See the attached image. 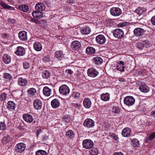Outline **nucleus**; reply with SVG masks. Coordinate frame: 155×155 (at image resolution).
Returning a JSON list of instances; mask_svg holds the SVG:
<instances>
[{
	"instance_id": "nucleus-7",
	"label": "nucleus",
	"mask_w": 155,
	"mask_h": 155,
	"mask_svg": "<svg viewBox=\"0 0 155 155\" xmlns=\"http://www.w3.org/2000/svg\"><path fill=\"white\" fill-rule=\"evenodd\" d=\"M87 72L88 75L91 77H95L99 74L98 71L95 69L93 68L89 69Z\"/></svg>"
},
{
	"instance_id": "nucleus-51",
	"label": "nucleus",
	"mask_w": 155,
	"mask_h": 155,
	"mask_svg": "<svg viewBox=\"0 0 155 155\" xmlns=\"http://www.w3.org/2000/svg\"><path fill=\"white\" fill-rule=\"evenodd\" d=\"M43 61L45 62H48L50 61V59L48 57H44L43 58Z\"/></svg>"
},
{
	"instance_id": "nucleus-12",
	"label": "nucleus",
	"mask_w": 155,
	"mask_h": 155,
	"mask_svg": "<svg viewBox=\"0 0 155 155\" xmlns=\"http://www.w3.org/2000/svg\"><path fill=\"white\" fill-rule=\"evenodd\" d=\"M134 32L135 36H140L143 35L144 31L143 29L141 28H137L135 29Z\"/></svg>"
},
{
	"instance_id": "nucleus-30",
	"label": "nucleus",
	"mask_w": 155,
	"mask_h": 155,
	"mask_svg": "<svg viewBox=\"0 0 155 155\" xmlns=\"http://www.w3.org/2000/svg\"><path fill=\"white\" fill-rule=\"evenodd\" d=\"M146 10L144 8L139 7L135 11V12L137 15H143L145 13Z\"/></svg>"
},
{
	"instance_id": "nucleus-54",
	"label": "nucleus",
	"mask_w": 155,
	"mask_h": 155,
	"mask_svg": "<svg viewBox=\"0 0 155 155\" xmlns=\"http://www.w3.org/2000/svg\"><path fill=\"white\" fill-rule=\"evenodd\" d=\"M65 72L69 75H71L73 73V71L70 69H67L65 71Z\"/></svg>"
},
{
	"instance_id": "nucleus-48",
	"label": "nucleus",
	"mask_w": 155,
	"mask_h": 155,
	"mask_svg": "<svg viewBox=\"0 0 155 155\" xmlns=\"http://www.w3.org/2000/svg\"><path fill=\"white\" fill-rule=\"evenodd\" d=\"M117 69L120 71L124 72V67L122 66L121 65H118L117 66Z\"/></svg>"
},
{
	"instance_id": "nucleus-5",
	"label": "nucleus",
	"mask_w": 155,
	"mask_h": 155,
	"mask_svg": "<svg viewBox=\"0 0 155 155\" xmlns=\"http://www.w3.org/2000/svg\"><path fill=\"white\" fill-rule=\"evenodd\" d=\"M111 15L114 16H117L120 15L122 13L121 10L119 8L113 7L110 9Z\"/></svg>"
},
{
	"instance_id": "nucleus-8",
	"label": "nucleus",
	"mask_w": 155,
	"mask_h": 155,
	"mask_svg": "<svg viewBox=\"0 0 155 155\" xmlns=\"http://www.w3.org/2000/svg\"><path fill=\"white\" fill-rule=\"evenodd\" d=\"M26 147L25 145L23 143L18 144L15 147V150L16 151L21 152L24 150Z\"/></svg>"
},
{
	"instance_id": "nucleus-41",
	"label": "nucleus",
	"mask_w": 155,
	"mask_h": 155,
	"mask_svg": "<svg viewBox=\"0 0 155 155\" xmlns=\"http://www.w3.org/2000/svg\"><path fill=\"white\" fill-rule=\"evenodd\" d=\"M80 96V94L77 92H74L72 95V97L75 99L78 98Z\"/></svg>"
},
{
	"instance_id": "nucleus-38",
	"label": "nucleus",
	"mask_w": 155,
	"mask_h": 155,
	"mask_svg": "<svg viewBox=\"0 0 155 155\" xmlns=\"http://www.w3.org/2000/svg\"><path fill=\"white\" fill-rule=\"evenodd\" d=\"M0 5L5 9H9L11 8V6L4 3L2 1H0Z\"/></svg>"
},
{
	"instance_id": "nucleus-58",
	"label": "nucleus",
	"mask_w": 155,
	"mask_h": 155,
	"mask_svg": "<svg viewBox=\"0 0 155 155\" xmlns=\"http://www.w3.org/2000/svg\"><path fill=\"white\" fill-rule=\"evenodd\" d=\"M32 21L35 23L36 24H40L41 23V22L40 21L35 20L34 19H32L31 20Z\"/></svg>"
},
{
	"instance_id": "nucleus-35",
	"label": "nucleus",
	"mask_w": 155,
	"mask_h": 155,
	"mask_svg": "<svg viewBox=\"0 0 155 155\" xmlns=\"http://www.w3.org/2000/svg\"><path fill=\"white\" fill-rule=\"evenodd\" d=\"M66 135L68 137L72 138L74 137V134L73 131L69 130L66 132Z\"/></svg>"
},
{
	"instance_id": "nucleus-1",
	"label": "nucleus",
	"mask_w": 155,
	"mask_h": 155,
	"mask_svg": "<svg viewBox=\"0 0 155 155\" xmlns=\"http://www.w3.org/2000/svg\"><path fill=\"white\" fill-rule=\"evenodd\" d=\"M135 102V100L134 97L131 96H127L124 97V104L128 106L133 105Z\"/></svg>"
},
{
	"instance_id": "nucleus-16",
	"label": "nucleus",
	"mask_w": 155,
	"mask_h": 155,
	"mask_svg": "<svg viewBox=\"0 0 155 155\" xmlns=\"http://www.w3.org/2000/svg\"><path fill=\"white\" fill-rule=\"evenodd\" d=\"M18 38L22 41H26L27 39V32L25 31H21L18 33Z\"/></svg>"
},
{
	"instance_id": "nucleus-24",
	"label": "nucleus",
	"mask_w": 155,
	"mask_h": 155,
	"mask_svg": "<svg viewBox=\"0 0 155 155\" xmlns=\"http://www.w3.org/2000/svg\"><path fill=\"white\" fill-rule=\"evenodd\" d=\"M92 61L95 64H100L103 62V60L100 57H95L92 59Z\"/></svg>"
},
{
	"instance_id": "nucleus-43",
	"label": "nucleus",
	"mask_w": 155,
	"mask_h": 155,
	"mask_svg": "<svg viewBox=\"0 0 155 155\" xmlns=\"http://www.w3.org/2000/svg\"><path fill=\"white\" fill-rule=\"evenodd\" d=\"M120 111L119 108L118 107L113 106L112 107V112L115 113H118Z\"/></svg>"
},
{
	"instance_id": "nucleus-17",
	"label": "nucleus",
	"mask_w": 155,
	"mask_h": 155,
	"mask_svg": "<svg viewBox=\"0 0 155 155\" xmlns=\"http://www.w3.org/2000/svg\"><path fill=\"white\" fill-rule=\"evenodd\" d=\"M35 8L37 10L42 11L45 10L46 7L43 3L39 2L36 5Z\"/></svg>"
},
{
	"instance_id": "nucleus-20",
	"label": "nucleus",
	"mask_w": 155,
	"mask_h": 155,
	"mask_svg": "<svg viewBox=\"0 0 155 155\" xmlns=\"http://www.w3.org/2000/svg\"><path fill=\"white\" fill-rule=\"evenodd\" d=\"M32 15L34 18L38 19L40 18L43 17L42 12L38 10L33 11L32 13Z\"/></svg>"
},
{
	"instance_id": "nucleus-15",
	"label": "nucleus",
	"mask_w": 155,
	"mask_h": 155,
	"mask_svg": "<svg viewBox=\"0 0 155 155\" xmlns=\"http://www.w3.org/2000/svg\"><path fill=\"white\" fill-rule=\"evenodd\" d=\"M15 53L18 55L22 56L25 54V51L23 47L18 46L17 47V50L15 52Z\"/></svg>"
},
{
	"instance_id": "nucleus-47",
	"label": "nucleus",
	"mask_w": 155,
	"mask_h": 155,
	"mask_svg": "<svg viewBox=\"0 0 155 155\" xmlns=\"http://www.w3.org/2000/svg\"><path fill=\"white\" fill-rule=\"evenodd\" d=\"M7 94L5 93L2 94L0 97V99L2 101L5 100Z\"/></svg>"
},
{
	"instance_id": "nucleus-33",
	"label": "nucleus",
	"mask_w": 155,
	"mask_h": 155,
	"mask_svg": "<svg viewBox=\"0 0 155 155\" xmlns=\"http://www.w3.org/2000/svg\"><path fill=\"white\" fill-rule=\"evenodd\" d=\"M89 152L91 155H97L99 153L98 149L95 147L91 149Z\"/></svg>"
},
{
	"instance_id": "nucleus-40",
	"label": "nucleus",
	"mask_w": 155,
	"mask_h": 155,
	"mask_svg": "<svg viewBox=\"0 0 155 155\" xmlns=\"http://www.w3.org/2000/svg\"><path fill=\"white\" fill-rule=\"evenodd\" d=\"M28 93L29 94L34 95L35 93L36 92V90L33 88H31L29 89L28 90Z\"/></svg>"
},
{
	"instance_id": "nucleus-11",
	"label": "nucleus",
	"mask_w": 155,
	"mask_h": 155,
	"mask_svg": "<svg viewBox=\"0 0 155 155\" xmlns=\"http://www.w3.org/2000/svg\"><path fill=\"white\" fill-rule=\"evenodd\" d=\"M33 105L34 108L36 110H40L41 108L42 103L39 100L36 99L33 102Z\"/></svg>"
},
{
	"instance_id": "nucleus-31",
	"label": "nucleus",
	"mask_w": 155,
	"mask_h": 155,
	"mask_svg": "<svg viewBox=\"0 0 155 155\" xmlns=\"http://www.w3.org/2000/svg\"><path fill=\"white\" fill-rule=\"evenodd\" d=\"M101 100L103 101H107L110 99V94L107 93L102 94L101 95Z\"/></svg>"
},
{
	"instance_id": "nucleus-44",
	"label": "nucleus",
	"mask_w": 155,
	"mask_h": 155,
	"mask_svg": "<svg viewBox=\"0 0 155 155\" xmlns=\"http://www.w3.org/2000/svg\"><path fill=\"white\" fill-rule=\"evenodd\" d=\"M6 127L4 122H0V130H4L6 129Z\"/></svg>"
},
{
	"instance_id": "nucleus-63",
	"label": "nucleus",
	"mask_w": 155,
	"mask_h": 155,
	"mask_svg": "<svg viewBox=\"0 0 155 155\" xmlns=\"http://www.w3.org/2000/svg\"><path fill=\"white\" fill-rule=\"evenodd\" d=\"M67 2L68 3L70 4H73L74 3V1L73 0H68Z\"/></svg>"
},
{
	"instance_id": "nucleus-29",
	"label": "nucleus",
	"mask_w": 155,
	"mask_h": 155,
	"mask_svg": "<svg viewBox=\"0 0 155 155\" xmlns=\"http://www.w3.org/2000/svg\"><path fill=\"white\" fill-rule=\"evenodd\" d=\"M2 58L5 64H8L11 62L10 57L6 54H5L3 55Z\"/></svg>"
},
{
	"instance_id": "nucleus-36",
	"label": "nucleus",
	"mask_w": 155,
	"mask_h": 155,
	"mask_svg": "<svg viewBox=\"0 0 155 155\" xmlns=\"http://www.w3.org/2000/svg\"><path fill=\"white\" fill-rule=\"evenodd\" d=\"M18 8L24 12H26L28 10V6L25 5H19Z\"/></svg>"
},
{
	"instance_id": "nucleus-2",
	"label": "nucleus",
	"mask_w": 155,
	"mask_h": 155,
	"mask_svg": "<svg viewBox=\"0 0 155 155\" xmlns=\"http://www.w3.org/2000/svg\"><path fill=\"white\" fill-rule=\"evenodd\" d=\"M59 93L63 95H67L70 93V89L66 85H63L59 88Z\"/></svg>"
},
{
	"instance_id": "nucleus-61",
	"label": "nucleus",
	"mask_w": 155,
	"mask_h": 155,
	"mask_svg": "<svg viewBox=\"0 0 155 155\" xmlns=\"http://www.w3.org/2000/svg\"><path fill=\"white\" fill-rule=\"evenodd\" d=\"M72 106L73 107H78L79 106V105L77 104L73 103L72 104Z\"/></svg>"
},
{
	"instance_id": "nucleus-57",
	"label": "nucleus",
	"mask_w": 155,
	"mask_h": 155,
	"mask_svg": "<svg viewBox=\"0 0 155 155\" xmlns=\"http://www.w3.org/2000/svg\"><path fill=\"white\" fill-rule=\"evenodd\" d=\"M137 20H140L143 17V15H136Z\"/></svg>"
},
{
	"instance_id": "nucleus-13",
	"label": "nucleus",
	"mask_w": 155,
	"mask_h": 155,
	"mask_svg": "<svg viewBox=\"0 0 155 155\" xmlns=\"http://www.w3.org/2000/svg\"><path fill=\"white\" fill-rule=\"evenodd\" d=\"M81 46V42L77 41H73L71 44V47L74 50L79 49Z\"/></svg>"
},
{
	"instance_id": "nucleus-60",
	"label": "nucleus",
	"mask_w": 155,
	"mask_h": 155,
	"mask_svg": "<svg viewBox=\"0 0 155 155\" xmlns=\"http://www.w3.org/2000/svg\"><path fill=\"white\" fill-rule=\"evenodd\" d=\"M113 155H124L123 154L120 152L114 153Z\"/></svg>"
},
{
	"instance_id": "nucleus-42",
	"label": "nucleus",
	"mask_w": 155,
	"mask_h": 155,
	"mask_svg": "<svg viewBox=\"0 0 155 155\" xmlns=\"http://www.w3.org/2000/svg\"><path fill=\"white\" fill-rule=\"evenodd\" d=\"M136 46L137 48L140 50H142L144 47V45L143 44L142 41L141 42L137 43Z\"/></svg>"
},
{
	"instance_id": "nucleus-26",
	"label": "nucleus",
	"mask_w": 155,
	"mask_h": 155,
	"mask_svg": "<svg viewBox=\"0 0 155 155\" xmlns=\"http://www.w3.org/2000/svg\"><path fill=\"white\" fill-rule=\"evenodd\" d=\"M34 49L37 51H40L42 49V46L41 44L38 42H36L33 45Z\"/></svg>"
},
{
	"instance_id": "nucleus-62",
	"label": "nucleus",
	"mask_w": 155,
	"mask_h": 155,
	"mask_svg": "<svg viewBox=\"0 0 155 155\" xmlns=\"http://www.w3.org/2000/svg\"><path fill=\"white\" fill-rule=\"evenodd\" d=\"M113 139H114L115 140H117L118 138L117 136L115 134H114L113 135Z\"/></svg>"
},
{
	"instance_id": "nucleus-18",
	"label": "nucleus",
	"mask_w": 155,
	"mask_h": 155,
	"mask_svg": "<svg viewBox=\"0 0 155 155\" xmlns=\"http://www.w3.org/2000/svg\"><path fill=\"white\" fill-rule=\"evenodd\" d=\"M122 134L123 136L124 137H129L131 134V130L130 128H126L122 130Z\"/></svg>"
},
{
	"instance_id": "nucleus-6",
	"label": "nucleus",
	"mask_w": 155,
	"mask_h": 155,
	"mask_svg": "<svg viewBox=\"0 0 155 155\" xmlns=\"http://www.w3.org/2000/svg\"><path fill=\"white\" fill-rule=\"evenodd\" d=\"M96 42L98 44L103 45L105 42L106 39L104 35H100L96 36Z\"/></svg>"
},
{
	"instance_id": "nucleus-45",
	"label": "nucleus",
	"mask_w": 155,
	"mask_h": 155,
	"mask_svg": "<svg viewBox=\"0 0 155 155\" xmlns=\"http://www.w3.org/2000/svg\"><path fill=\"white\" fill-rule=\"evenodd\" d=\"M24 68L25 69H28L30 67V63L28 62L25 61L23 63Z\"/></svg>"
},
{
	"instance_id": "nucleus-23",
	"label": "nucleus",
	"mask_w": 155,
	"mask_h": 155,
	"mask_svg": "<svg viewBox=\"0 0 155 155\" xmlns=\"http://www.w3.org/2000/svg\"><path fill=\"white\" fill-rule=\"evenodd\" d=\"M83 104L84 107L86 108H89L91 107V103L90 99L85 98L83 101Z\"/></svg>"
},
{
	"instance_id": "nucleus-9",
	"label": "nucleus",
	"mask_w": 155,
	"mask_h": 155,
	"mask_svg": "<svg viewBox=\"0 0 155 155\" xmlns=\"http://www.w3.org/2000/svg\"><path fill=\"white\" fill-rule=\"evenodd\" d=\"M94 124V121L92 119L89 118L85 120L84 123V125L85 127L89 128L93 127Z\"/></svg>"
},
{
	"instance_id": "nucleus-55",
	"label": "nucleus",
	"mask_w": 155,
	"mask_h": 155,
	"mask_svg": "<svg viewBox=\"0 0 155 155\" xmlns=\"http://www.w3.org/2000/svg\"><path fill=\"white\" fill-rule=\"evenodd\" d=\"M8 142L7 138L6 137H4L2 140V143H3L6 144Z\"/></svg>"
},
{
	"instance_id": "nucleus-64",
	"label": "nucleus",
	"mask_w": 155,
	"mask_h": 155,
	"mask_svg": "<svg viewBox=\"0 0 155 155\" xmlns=\"http://www.w3.org/2000/svg\"><path fill=\"white\" fill-rule=\"evenodd\" d=\"M151 115H152L153 117H155V111H153L151 112Z\"/></svg>"
},
{
	"instance_id": "nucleus-37",
	"label": "nucleus",
	"mask_w": 155,
	"mask_h": 155,
	"mask_svg": "<svg viewBox=\"0 0 155 155\" xmlns=\"http://www.w3.org/2000/svg\"><path fill=\"white\" fill-rule=\"evenodd\" d=\"M131 142L134 147H137L140 145L139 141L137 139H133L131 141Z\"/></svg>"
},
{
	"instance_id": "nucleus-21",
	"label": "nucleus",
	"mask_w": 155,
	"mask_h": 155,
	"mask_svg": "<svg viewBox=\"0 0 155 155\" xmlns=\"http://www.w3.org/2000/svg\"><path fill=\"white\" fill-rule=\"evenodd\" d=\"M15 107V104L13 101H9L7 103V108L10 110H14Z\"/></svg>"
},
{
	"instance_id": "nucleus-52",
	"label": "nucleus",
	"mask_w": 155,
	"mask_h": 155,
	"mask_svg": "<svg viewBox=\"0 0 155 155\" xmlns=\"http://www.w3.org/2000/svg\"><path fill=\"white\" fill-rule=\"evenodd\" d=\"M143 44L144 45L146 48H147L149 45V43L147 40H145L142 41Z\"/></svg>"
},
{
	"instance_id": "nucleus-49",
	"label": "nucleus",
	"mask_w": 155,
	"mask_h": 155,
	"mask_svg": "<svg viewBox=\"0 0 155 155\" xmlns=\"http://www.w3.org/2000/svg\"><path fill=\"white\" fill-rule=\"evenodd\" d=\"M155 138V132L150 134L148 137V139L151 140Z\"/></svg>"
},
{
	"instance_id": "nucleus-10",
	"label": "nucleus",
	"mask_w": 155,
	"mask_h": 155,
	"mask_svg": "<svg viewBox=\"0 0 155 155\" xmlns=\"http://www.w3.org/2000/svg\"><path fill=\"white\" fill-rule=\"evenodd\" d=\"M23 117L24 120L28 123H31L33 120V118L32 116L28 114H23Z\"/></svg>"
},
{
	"instance_id": "nucleus-25",
	"label": "nucleus",
	"mask_w": 155,
	"mask_h": 155,
	"mask_svg": "<svg viewBox=\"0 0 155 155\" xmlns=\"http://www.w3.org/2000/svg\"><path fill=\"white\" fill-rule=\"evenodd\" d=\"M139 89L141 92L144 93L147 92L149 91L148 87L145 84H141L140 86Z\"/></svg>"
},
{
	"instance_id": "nucleus-53",
	"label": "nucleus",
	"mask_w": 155,
	"mask_h": 155,
	"mask_svg": "<svg viewBox=\"0 0 155 155\" xmlns=\"http://www.w3.org/2000/svg\"><path fill=\"white\" fill-rule=\"evenodd\" d=\"M2 37L4 39H6L8 38L9 35L6 33H3L2 35Z\"/></svg>"
},
{
	"instance_id": "nucleus-3",
	"label": "nucleus",
	"mask_w": 155,
	"mask_h": 155,
	"mask_svg": "<svg viewBox=\"0 0 155 155\" xmlns=\"http://www.w3.org/2000/svg\"><path fill=\"white\" fill-rule=\"evenodd\" d=\"M83 146L84 148L86 149L91 148L94 146L93 142L90 139H86L84 140L82 142Z\"/></svg>"
},
{
	"instance_id": "nucleus-14",
	"label": "nucleus",
	"mask_w": 155,
	"mask_h": 155,
	"mask_svg": "<svg viewBox=\"0 0 155 155\" xmlns=\"http://www.w3.org/2000/svg\"><path fill=\"white\" fill-rule=\"evenodd\" d=\"M18 84L20 86H25L27 83V81L26 78L22 77L18 78Z\"/></svg>"
},
{
	"instance_id": "nucleus-4",
	"label": "nucleus",
	"mask_w": 155,
	"mask_h": 155,
	"mask_svg": "<svg viewBox=\"0 0 155 155\" xmlns=\"http://www.w3.org/2000/svg\"><path fill=\"white\" fill-rule=\"evenodd\" d=\"M113 35L116 38H121L124 37V31L122 29L118 28L114 30Z\"/></svg>"
},
{
	"instance_id": "nucleus-27",
	"label": "nucleus",
	"mask_w": 155,
	"mask_h": 155,
	"mask_svg": "<svg viewBox=\"0 0 155 155\" xmlns=\"http://www.w3.org/2000/svg\"><path fill=\"white\" fill-rule=\"evenodd\" d=\"M95 49L91 47H88L86 50V52L88 54H92L95 53Z\"/></svg>"
},
{
	"instance_id": "nucleus-34",
	"label": "nucleus",
	"mask_w": 155,
	"mask_h": 155,
	"mask_svg": "<svg viewBox=\"0 0 155 155\" xmlns=\"http://www.w3.org/2000/svg\"><path fill=\"white\" fill-rule=\"evenodd\" d=\"M50 76V73L48 71L45 70L42 72V76L45 79L48 78Z\"/></svg>"
},
{
	"instance_id": "nucleus-28",
	"label": "nucleus",
	"mask_w": 155,
	"mask_h": 155,
	"mask_svg": "<svg viewBox=\"0 0 155 155\" xmlns=\"http://www.w3.org/2000/svg\"><path fill=\"white\" fill-rule=\"evenodd\" d=\"M51 90L47 87H45L43 89L44 94L46 96H49L51 94Z\"/></svg>"
},
{
	"instance_id": "nucleus-50",
	"label": "nucleus",
	"mask_w": 155,
	"mask_h": 155,
	"mask_svg": "<svg viewBox=\"0 0 155 155\" xmlns=\"http://www.w3.org/2000/svg\"><path fill=\"white\" fill-rule=\"evenodd\" d=\"M63 119L65 122L68 123L70 121V118L68 115L65 116L63 117Z\"/></svg>"
},
{
	"instance_id": "nucleus-56",
	"label": "nucleus",
	"mask_w": 155,
	"mask_h": 155,
	"mask_svg": "<svg viewBox=\"0 0 155 155\" xmlns=\"http://www.w3.org/2000/svg\"><path fill=\"white\" fill-rule=\"evenodd\" d=\"M151 22L153 25H155V15L152 18Z\"/></svg>"
},
{
	"instance_id": "nucleus-19",
	"label": "nucleus",
	"mask_w": 155,
	"mask_h": 155,
	"mask_svg": "<svg viewBox=\"0 0 155 155\" xmlns=\"http://www.w3.org/2000/svg\"><path fill=\"white\" fill-rule=\"evenodd\" d=\"M91 31V29L88 26H85L80 28V31L83 35H88L90 33Z\"/></svg>"
},
{
	"instance_id": "nucleus-39",
	"label": "nucleus",
	"mask_w": 155,
	"mask_h": 155,
	"mask_svg": "<svg viewBox=\"0 0 155 155\" xmlns=\"http://www.w3.org/2000/svg\"><path fill=\"white\" fill-rule=\"evenodd\" d=\"M36 155H47V152L44 150H39L36 152Z\"/></svg>"
},
{
	"instance_id": "nucleus-22",
	"label": "nucleus",
	"mask_w": 155,
	"mask_h": 155,
	"mask_svg": "<svg viewBox=\"0 0 155 155\" xmlns=\"http://www.w3.org/2000/svg\"><path fill=\"white\" fill-rule=\"evenodd\" d=\"M51 104L53 108L58 107L60 105V102L59 100L57 99H54L52 100Z\"/></svg>"
},
{
	"instance_id": "nucleus-59",
	"label": "nucleus",
	"mask_w": 155,
	"mask_h": 155,
	"mask_svg": "<svg viewBox=\"0 0 155 155\" xmlns=\"http://www.w3.org/2000/svg\"><path fill=\"white\" fill-rule=\"evenodd\" d=\"M126 25V23L125 22H122L120 23L119 25V26L120 27H122Z\"/></svg>"
},
{
	"instance_id": "nucleus-32",
	"label": "nucleus",
	"mask_w": 155,
	"mask_h": 155,
	"mask_svg": "<svg viewBox=\"0 0 155 155\" xmlns=\"http://www.w3.org/2000/svg\"><path fill=\"white\" fill-rule=\"evenodd\" d=\"M55 56L59 59L61 60V58L63 57V54L62 52L61 51H56L55 53Z\"/></svg>"
},
{
	"instance_id": "nucleus-46",
	"label": "nucleus",
	"mask_w": 155,
	"mask_h": 155,
	"mask_svg": "<svg viewBox=\"0 0 155 155\" xmlns=\"http://www.w3.org/2000/svg\"><path fill=\"white\" fill-rule=\"evenodd\" d=\"M3 77L4 78L10 79L12 77V76L8 73H5L3 74Z\"/></svg>"
}]
</instances>
